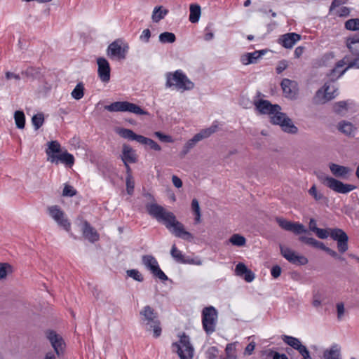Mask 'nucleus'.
Masks as SVG:
<instances>
[{"label":"nucleus","instance_id":"f257e3e1","mask_svg":"<svg viewBox=\"0 0 359 359\" xmlns=\"http://www.w3.org/2000/svg\"><path fill=\"white\" fill-rule=\"evenodd\" d=\"M146 209L151 217L164 224L176 237L186 241L193 239L192 234L184 229V225L177 220L172 212L166 210L163 206L154 203H147Z\"/></svg>","mask_w":359,"mask_h":359},{"label":"nucleus","instance_id":"f03ea898","mask_svg":"<svg viewBox=\"0 0 359 359\" xmlns=\"http://www.w3.org/2000/svg\"><path fill=\"white\" fill-rule=\"evenodd\" d=\"M346 46L353 55V58L351 59L348 55H346L342 60L337 62L336 67L330 74L332 81L339 79L348 69L353 67H358L357 63L359 60V35L355 34L347 37L346 39Z\"/></svg>","mask_w":359,"mask_h":359},{"label":"nucleus","instance_id":"7ed1b4c3","mask_svg":"<svg viewBox=\"0 0 359 359\" xmlns=\"http://www.w3.org/2000/svg\"><path fill=\"white\" fill-rule=\"evenodd\" d=\"M165 79V86L167 88H174L184 92L191 90L195 87L194 83L181 69H177L173 72H167Z\"/></svg>","mask_w":359,"mask_h":359},{"label":"nucleus","instance_id":"20e7f679","mask_svg":"<svg viewBox=\"0 0 359 359\" xmlns=\"http://www.w3.org/2000/svg\"><path fill=\"white\" fill-rule=\"evenodd\" d=\"M142 324L147 330H153V335L158 338L161 334V327L156 313L150 306H145L140 313Z\"/></svg>","mask_w":359,"mask_h":359},{"label":"nucleus","instance_id":"39448f33","mask_svg":"<svg viewBox=\"0 0 359 359\" xmlns=\"http://www.w3.org/2000/svg\"><path fill=\"white\" fill-rule=\"evenodd\" d=\"M179 337L180 340L172 344V351L177 353L180 359H192L194 348L191 344L189 337L185 333H182Z\"/></svg>","mask_w":359,"mask_h":359},{"label":"nucleus","instance_id":"423d86ee","mask_svg":"<svg viewBox=\"0 0 359 359\" xmlns=\"http://www.w3.org/2000/svg\"><path fill=\"white\" fill-rule=\"evenodd\" d=\"M339 94L338 88L332 82H326L318 89L313 98L315 104H325L335 98Z\"/></svg>","mask_w":359,"mask_h":359},{"label":"nucleus","instance_id":"0eeeda50","mask_svg":"<svg viewBox=\"0 0 359 359\" xmlns=\"http://www.w3.org/2000/svg\"><path fill=\"white\" fill-rule=\"evenodd\" d=\"M104 109L110 112H130L136 115H146L148 113L140 106L127 101L114 102L104 106Z\"/></svg>","mask_w":359,"mask_h":359},{"label":"nucleus","instance_id":"6e6552de","mask_svg":"<svg viewBox=\"0 0 359 359\" xmlns=\"http://www.w3.org/2000/svg\"><path fill=\"white\" fill-rule=\"evenodd\" d=\"M274 111L270 116L271 122L275 125H279L282 130L287 133L295 134L297 133V128L293 124L292 120L286 115L283 113L280 110Z\"/></svg>","mask_w":359,"mask_h":359},{"label":"nucleus","instance_id":"1a4fd4ad","mask_svg":"<svg viewBox=\"0 0 359 359\" xmlns=\"http://www.w3.org/2000/svg\"><path fill=\"white\" fill-rule=\"evenodd\" d=\"M217 320V311L215 307L210 306L205 307L202 311L203 328L208 334L215 331Z\"/></svg>","mask_w":359,"mask_h":359},{"label":"nucleus","instance_id":"9d476101","mask_svg":"<svg viewBox=\"0 0 359 359\" xmlns=\"http://www.w3.org/2000/svg\"><path fill=\"white\" fill-rule=\"evenodd\" d=\"M318 177L325 186L337 193L347 194L355 189V186L344 184L341 181L332 177L321 175H318Z\"/></svg>","mask_w":359,"mask_h":359},{"label":"nucleus","instance_id":"9b49d317","mask_svg":"<svg viewBox=\"0 0 359 359\" xmlns=\"http://www.w3.org/2000/svg\"><path fill=\"white\" fill-rule=\"evenodd\" d=\"M144 266L151 271L154 276L165 281L168 279L165 273L160 269L156 259L150 255H144L142 257Z\"/></svg>","mask_w":359,"mask_h":359},{"label":"nucleus","instance_id":"f8f14e48","mask_svg":"<svg viewBox=\"0 0 359 359\" xmlns=\"http://www.w3.org/2000/svg\"><path fill=\"white\" fill-rule=\"evenodd\" d=\"M330 236L337 241L339 252L343 254L348 250V237L344 231L338 228L330 229Z\"/></svg>","mask_w":359,"mask_h":359},{"label":"nucleus","instance_id":"ddd939ff","mask_svg":"<svg viewBox=\"0 0 359 359\" xmlns=\"http://www.w3.org/2000/svg\"><path fill=\"white\" fill-rule=\"evenodd\" d=\"M48 212L50 216L57 222V224L62 227L67 231L71 228V224L65 217V212L57 205L48 207Z\"/></svg>","mask_w":359,"mask_h":359},{"label":"nucleus","instance_id":"4468645a","mask_svg":"<svg viewBox=\"0 0 359 359\" xmlns=\"http://www.w3.org/2000/svg\"><path fill=\"white\" fill-rule=\"evenodd\" d=\"M276 221L283 229L291 231L296 235L306 233L308 232L306 227L301 223L288 221L283 217H276Z\"/></svg>","mask_w":359,"mask_h":359},{"label":"nucleus","instance_id":"2eb2a0df","mask_svg":"<svg viewBox=\"0 0 359 359\" xmlns=\"http://www.w3.org/2000/svg\"><path fill=\"white\" fill-rule=\"evenodd\" d=\"M128 46L127 45L122 46L120 41H114L107 48V55L111 58H116L118 60L125 59L128 52Z\"/></svg>","mask_w":359,"mask_h":359},{"label":"nucleus","instance_id":"dca6fc26","mask_svg":"<svg viewBox=\"0 0 359 359\" xmlns=\"http://www.w3.org/2000/svg\"><path fill=\"white\" fill-rule=\"evenodd\" d=\"M45 335L51 344L55 353L57 355H60L64 350L65 344L62 337L56 333L55 331L52 330H48L45 332Z\"/></svg>","mask_w":359,"mask_h":359},{"label":"nucleus","instance_id":"f3484780","mask_svg":"<svg viewBox=\"0 0 359 359\" xmlns=\"http://www.w3.org/2000/svg\"><path fill=\"white\" fill-rule=\"evenodd\" d=\"M280 253L284 258L294 264L305 265L308 263V259L303 256L297 255L294 250L289 248L280 246Z\"/></svg>","mask_w":359,"mask_h":359},{"label":"nucleus","instance_id":"a211bd4d","mask_svg":"<svg viewBox=\"0 0 359 359\" xmlns=\"http://www.w3.org/2000/svg\"><path fill=\"white\" fill-rule=\"evenodd\" d=\"M281 88L285 97L295 99L298 94V84L295 81L283 79L280 83Z\"/></svg>","mask_w":359,"mask_h":359},{"label":"nucleus","instance_id":"6ab92c4d","mask_svg":"<svg viewBox=\"0 0 359 359\" xmlns=\"http://www.w3.org/2000/svg\"><path fill=\"white\" fill-rule=\"evenodd\" d=\"M97 64L98 66L97 74L100 79L104 83L109 82L111 72L109 62L104 57H98L97 59Z\"/></svg>","mask_w":359,"mask_h":359},{"label":"nucleus","instance_id":"aec40b11","mask_svg":"<svg viewBox=\"0 0 359 359\" xmlns=\"http://www.w3.org/2000/svg\"><path fill=\"white\" fill-rule=\"evenodd\" d=\"M255 109L262 114H268L271 116L274 111L281 110L278 104H272L269 101L265 100H259L255 102Z\"/></svg>","mask_w":359,"mask_h":359},{"label":"nucleus","instance_id":"412c9836","mask_svg":"<svg viewBox=\"0 0 359 359\" xmlns=\"http://www.w3.org/2000/svg\"><path fill=\"white\" fill-rule=\"evenodd\" d=\"M301 39V35L294 32L287 33L281 35L278 39V43L283 47L290 49Z\"/></svg>","mask_w":359,"mask_h":359},{"label":"nucleus","instance_id":"4be33fe9","mask_svg":"<svg viewBox=\"0 0 359 359\" xmlns=\"http://www.w3.org/2000/svg\"><path fill=\"white\" fill-rule=\"evenodd\" d=\"M329 168L332 174L334 177L342 179H347L351 172V169L350 168L333 163L329 164Z\"/></svg>","mask_w":359,"mask_h":359},{"label":"nucleus","instance_id":"5701e85b","mask_svg":"<svg viewBox=\"0 0 359 359\" xmlns=\"http://www.w3.org/2000/svg\"><path fill=\"white\" fill-rule=\"evenodd\" d=\"M121 158L123 163L126 162L135 163L137 161L135 150H133V148L128 144L123 145L122 154Z\"/></svg>","mask_w":359,"mask_h":359},{"label":"nucleus","instance_id":"b1692460","mask_svg":"<svg viewBox=\"0 0 359 359\" xmlns=\"http://www.w3.org/2000/svg\"><path fill=\"white\" fill-rule=\"evenodd\" d=\"M60 162L71 168L74 163V157L67 151L59 154L58 156H52L51 163L58 164Z\"/></svg>","mask_w":359,"mask_h":359},{"label":"nucleus","instance_id":"393cba45","mask_svg":"<svg viewBox=\"0 0 359 359\" xmlns=\"http://www.w3.org/2000/svg\"><path fill=\"white\" fill-rule=\"evenodd\" d=\"M265 53V50H256L252 53H248L241 56V61L245 65L256 63L257 60L260 58Z\"/></svg>","mask_w":359,"mask_h":359},{"label":"nucleus","instance_id":"a878e982","mask_svg":"<svg viewBox=\"0 0 359 359\" xmlns=\"http://www.w3.org/2000/svg\"><path fill=\"white\" fill-rule=\"evenodd\" d=\"M219 128V123L217 121H214L212 124L207 128L201 130L199 133H196L195 135L198 138L199 141H201L203 139L208 138L211 136L213 133L217 131Z\"/></svg>","mask_w":359,"mask_h":359},{"label":"nucleus","instance_id":"bb28decb","mask_svg":"<svg viewBox=\"0 0 359 359\" xmlns=\"http://www.w3.org/2000/svg\"><path fill=\"white\" fill-rule=\"evenodd\" d=\"M219 128V123L217 121H214L212 124L207 128L201 130L199 133H196L195 135L198 138L199 141H201L203 139L208 138L211 136L213 133L217 131Z\"/></svg>","mask_w":359,"mask_h":359},{"label":"nucleus","instance_id":"cd10ccee","mask_svg":"<svg viewBox=\"0 0 359 359\" xmlns=\"http://www.w3.org/2000/svg\"><path fill=\"white\" fill-rule=\"evenodd\" d=\"M83 234L89 241L93 243L99 239L97 231L87 222L83 224Z\"/></svg>","mask_w":359,"mask_h":359},{"label":"nucleus","instance_id":"c85d7f7f","mask_svg":"<svg viewBox=\"0 0 359 359\" xmlns=\"http://www.w3.org/2000/svg\"><path fill=\"white\" fill-rule=\"evenodd\" d=\"M48 147L46 153L48 156V161L51 162L52 156H58V153L60 152L61 147L57 141H50L48 143Z\"/></svg>","mask_w":359,"mask_h":359},{"label":"nucleus","instance_id":"c756f323","mask_svg":"<svg viewBox=\"0 0 359 359\" xmlns=\"http://www.w3.org/2000/svg\"><path fill=\"white\" fill-rule=\"evenodd\" d=\"M324 359H340V347L337 344H333L329 349L323 353Z\"/></svg>","mask_w":359,"mask_h":359},{"label":"nucleus","instance_id":"7c9ffc66","mask_svg":"<svg viewBox=\"0 0 359 359\" xmlns=\"http://www.w3.org/2000/svg\"><path fill=\"white\" fill-rule=\"evenodd\" d=\"M118 134L123 138L135 140L140 143L142 135L135 134L132 130L128 128H120Z\"/></svg>","mask_w":359,"mask_h":359},{"label":"nucleus","instance_id":"2f4dec72","mask_svg":"<svg viewBox=\"0 0 359 359\" xmlns=\"http://www.w3.org/2000/svg\"><path fill=\"white\" fill-rule=\"evenodd\" d=\"M338 129L346 135H352L356 128L350 122L343 121L339 123Z\"/></svg>","mask_w":359,"mask_h":359},{"label":"nucleus","instance_id":"473e14b6","mask_svg":"<svg viewBox=\"0 0 359 359\" xmlns=\"http://www.w3.org/2000/svg\"><path fill=\"white\" fill-rule=\"evenodd\" d=\"M282 339L286 344L289 345L295 350L299 349V347L302 345V342L298 338L292 336L283 335Z\"/></svg>","mask_w":359,"mask_h":359},{"label":"nucleus","instance_id":"72a5a7b5","mask_svg":"<svg viewBox=\"0 0 359 359\" xmlns=\"http://www.w3.org/2000/svg\"><path fill=\"white\" fill-rule=\"evenodd\" d=\"M201 15V7L196 4H191L190 6L189 21L192 23H196L199 20Z\"/></svg>","mask_w":359,"mask_h":359},{"label":"nucleus","instance_id":"f704fd0d","mask_svg":"<svg viewBox=\"0 0 359 359\" xmlns=\"http://www.w3.org/2000/svg\"><path fill=\"white\" fill-rule=\"evenodd\" d=\"M170 255L178 263L185 264L187 263V261L184 258V255L182 252L179 250L176 245L174 244L172 246L171 250H170Z\"/></svg>","mask_w":359,"mask_h":359},{"label":"nucleus","instance_id":"c9c22d12","mask_svg":"<svg viewBox=\"0 0 359 359\" xmlns=\"http://www.w3.org/2000/svg\"><path fill=\"white\" fill-rule=\"evenodd\" d=\"M191 210L192 212L195 216L194 221L195 223L198 224L200 223L201 219V208L199 205V203L197 199L194 198L191 201Z\"/></svg>","mask_w":359,"mask_h":359},{"label":"nucleus","instance_id":"e433bc0d","mask_svg":"<svg viewBox=\"0 0 359 359\" xmlns=\"http://www.w3.org/2000/svg\"><path fill=\"white\" fill-rule=\"evenodd\" d=\"M349 102L347 101H339L334 105V111L339 114H345L348 111Z\"/></svg>","mask_w":359,"mask_h":359},{"label":"nucleus","instance_id":"4c0bfd02","mask_svg":"<svg viewBox=\"0 0 359 359\" xmlns=\"http://www.w3.org/2000/svg\"><path fill=\"white\" fill-rule=\"evenodd\" d=\"M140 144L143 145H148L151 149L155 151H160L161 149L160 145L155 141L142 135L141 137Z\"/></svg>","mask_w":359,"mask_h":359},{"label":"nucleus","instance_id":"58836bf2","mask_svg":"<svg viewBox=\"0 0 359 359\" xmlns=\"http://www.w3.org/2000/svg\"><path fill=\"white\" fill-rule=\"evenodd\" d=\"M15 122L17 128L23 129L25 125V116L22 111H16L14 114Z\"/></svg>","mask_w":359,"mask_h":359},{"label":"nucleus","instance_id":"ea45409f","mask_svg":"<svg viewBox=\"0 0 359 359\" xmlns=\"http://www.w3.org/2000/svg\"><path fill=\"white\" fill-rule=\"evenodd\" d=\"M167 13V10H162L161 6L156 7L153 11L152 20L154 22H158L163 19Z\"/></svg>","mask_w":359,"mask_h":359},{"label":"nucleus","instance_id":"a19ab883","mask_svg":"<svg viewBox=\"0 0 359 359\" xmlns=\"http://www.w3.org/2000/svg\"><path fill=\"white\" fill-rule=\"evenodd\" d=\"M73 98L76 100H81L84 95V87L82 83H79L71 93Z\"/></svg>","mask_w":359,"mask_h":359},{"label":"nucleus","instance_id":"79ce46f5","mask_svg":"<svg viewBox=\"0 0 359 359\" xmlns=\"http://www.w3.org/2000/svg\"><path fill=\"white\" fill-rule=\"evenodd\" d=\"M229 242L235 246L242 247L245 245L246 239L244 236L239 234H233L229 238Z\"/></svg>","mask_w":359,"mask_h":359},{"label":"nucleus","instance_id":"37998d69","mask_svg":"<svg viewBox=\"0 0 359 359\" xmlns=\"http://www.w3.org/2000/svg\"><path fill=\"white\" fill-rule=\"evenodd\" d=\"M176 40L175 35L172 32H165L159 35V41L163 43H172Z\"/></svg>","mask_w":359,"mask_h":359},{"label":"nucleus","instance_id":"c03bdc74","mask_svg":"<svg viewBox=\"0 0 359 359\" xmlns=\"http://www.w3.org/2000/svg\"><path fill=\"white\" fill-rule=\"evenodd\" d=\"M226 356L224 358L229 359H237L236 344H228L225 348Z\"/></svg>","mask_w":359,"mask_h":359},{"label":"nucleus","instance_id":"a18cd8bd","mask_svg":"<svg viewBox=\"0 0 359 359\" xmlns=\"http://www.w3.org/2000/svg\"><path fill=\"white\" fill-rule=\"evenodd\" d=\"M299 241L315 248H318L320 243V241H318L313 238L307 237L306 236H300L299 237Z\"/></svg>","mask_w":359,"mask_h":359},{"label":"nucleus","instance_id":"49530a36","mask_svg":"<svg viewBox=\"0 0 359 359\" xmlns=\"http://www.w3.org/2000/svg\"><path fill=\"white\" fill-rule=\"evenodd\" d=\"M32 124H33L35 130L39 129L42 126V125L44 122L43 114L41 113H39V114L34 115L32 118Z\"/></svg>","mask_w":359,"mask_h":359},{"label":"nucleus","instance_id":"de8ad7c7","mask_svg":"<svg viewBox=\"0 0 359 359\" xmlns=\"http://www.w3.org/2000/svg\"><path fill=\"white\" fill-rule=\"evenodd\" d=\"M12 272V266L8 263H0V279L6 278Z\"/></svg>","mask_w":359,"mask_h":359},{"label":"nucleus","instance_id":"09e8293b","mask_svg":"<svg viewBox=\"0 0 359 359\" xmlns=\"http://www.w3.org/2000/svg\"><path fill=\"white\" fill-rule=\"evenodd\" d=\"M345 28L348 30L356 31L359 29V19H350L345 22Z\"/></svg>","mask_w":359,"mask_h":359},{"label":"nucleus","instance_id":"8fccbe9b","mask_svg":"<svg viewBox=\"0 0 359 359\" xmlns=\"http://www.w3.org/2000/svg\"><path fill=\"white\" fill-rule=\"evenodd\" d=\"M318 248L326 252L329 255H330L331 257H332L335 259H341V256L339 255L336 251L325 246V244L322 242L320 243Z\"/></svg>","mask_w":359,"mask_h":359},{"label":"nucleus","instance_id":"3c124183","mask_svg":"<svg viewBox=\"0 0 359 359\" xmlns=\"http://www.w3.org/2000/svg\"><path fill=\"white\" fill-rule=\"evenodd\" d=\"M127 275L138 282H142L144 278L142 273L137 269H130L126 271Z\"/></svg>","mask_w":359,"mask_h":359},{"label":"nucleus","instance_id":"603ef678","mask_svg":"<svg viewBox=\"0 0 359 359\" xmlns=\"http://www.w3.org/2000/svg\"><path fill=\"white\" fill-rule=\"evenodd\" d=\"M309 194L311 195L316 201H320L324 198L322 193L317 191L316 185H313L309 190Z\"/></svg>","mask_w":359,"mask_h":359},{"label":"nucleus","instance_id":"864d4df0","mask_svg":"<svg viewBox=\"0 0 359 359\" xmlns=\"http://www.w3.org/2000/svg\"><path fill=\"white\" fill-rule=\"evenodd\" d=\"M135 183L132 180L131 175H128L126 177V191L129 195H132L134 191Z\"/></svg>","mask_w":359,"mask_h":359},{"label":"nucleus","instance_id":"5fc2aeb1","mask_svg":"<svg viewBox=\"0 0 359 359\" xmlns=\"http://www.w3.org/2000/svg\"><path fill=\"white\" fill-rule=\"evenodd\" d=\"M76 194V190L71 185L66 184L63 189L62 195L64 196L72 197Z\"/></svg>","mask_w":359,"mask_h":359},{"label":"nucleus","instance_id":"6e6d98bb","mask_svg":"<svg viewBox=\"0 0 359 359\" xmlns=\"http://www.w3.org/2000/svg\"><path fill=\"white\" fill-rule=\"evenodd\" d=\"M248 270L247 266L243 263H238L235 268V273L238 276H243L244 273Z\"/></svg>","mask_w":359,"mask_h":359},{"label":"nucleus","instance_id":"4d7b16f0","mask_svg":"<svg viewBox=\"0 0 359 359\" xmlns=\"http://www.w3.org/2000/svg\"><path fill=\"white\" fill-rule=\"evenodd\" d=\"M314 233H316L319 238L325 239L330 236V229H325L318 228Z\"/></svg>","mask_w":359,"mask_h":359},{"label":"nucleus","instance_id":"13d9d810","mask_svg":"<svg viewBox=\"0 0 359 359\" xmlns=\"http://www.w3.org/2000/svg\"><path fill=\"white\" fill-rule=\"evenodd\" d=\"M333 12H334L336 15L339 17H346L350 13V9L347 7L343 6L337 10H334Z\"/></svg>","mask_w":359,"mask_h":359},{"label":"nucleus","instance_id":"bf43d9fd","mask_svg":"<svg viewBox=\"0 0 359 359\" xmlns=\"http://www.w3.org/2000/svg\"><path fill=\"white\" fill-rule=\"evenodd\" d=\"M297 351L302 356V359H311L310 353L304 345L302 344Z\"/></svg>","mask_w":359,"mask_h":359},{"label":"nucleus","instance_id":"052dcab7","mask_svg":"<svg viewBox=\"0 0 359 359\" xmlns=\"http://www.w3.org/2000/svg\"><path fill=\"white\" fill-rule=\"evenodd\" d=\"M151 37V32L149 29H145L142 31L140 39L144 42L148 43L149 41V39Z\"/></svg>","mask_w":359,"mask_h":359},{"label":"nucleus","instance_id":"680f3d73","mask_svg":"<svg viewBox=\"0 0 359 359\" xmlns=\"http://www.w3.org/2000/svg\"><path fill=\"white\" fill-rule=\"evenodd\" d=\"M218 350L216 347L212 346L207 351V357L208 359H216Z\"/></svg>","mask_w":359,"mask_h":359},{"label":"nucleus","instance_id":"e2e57ef3","mask_svg":"<svg viewBox=\"0 0 359 359\" xmlns=\"http://www.w3.org/2000/svg\"><path fill=\"white\" fill-rule=\"evenodd\" d=\"M287 67V62L285 60H280L276 68L277 74L282 73Z\"/></svg>","mask_w":359,"mask_h":359},{"label":"nucleus","instance_id":"0e129e2a","mask_svg":"<svg viewBox=\"0 0 359 359\" xmlns=\"http://www.w3.org/2000/svg\"><path fill=\"white\" fill-rule=\"evenodd\" d=\"M154 135L162 142H172V137L170 136L164 135L161 132H155Z\"/></svg>","mask_w":359,"mask_h":359},{"label":"nucleus","instance_id":"69168bd1","mask_svg":"<svg viewBox=\"0 0 359 359\" xmlns=\"http://www.w3.org/2000/svg\"><path fill=\"white\" fill-rule=\"evenodd\" d=\"M347 0H333L330 7V13L333 12L336 8L345 4Z\"/></svg>","mask_w":359,"mask_h":359},{"label":"nucleus","instance_id":"338daca9","mask_svg":"<svg viewBox=\"0 0 359 359\" xmlns=\"http://www.w3.org/2000/svg\"><path fill=\"white\" fill-rule=\"evenodd\" d=\"M199 140L196 137V135H194L191 139L188 140L187 143L184 144V147H186L189 150H191L192 148L195 147L197 142H198Z\"/></svg>","mask_w":359,"mask_h":359},{"label":"nucleus","instance_id":"774afa93","mask_svg":"<svg viewBox=\"0 0 359 359\" xmlns=\"http://www.w3.org/2000/svg\"><path fill=\"white\" fill-rule=\"evenodd\" d=\"M242 277L246 282L250 283L255 279V276L251 270L248 269Z\"/></svg>","mask_w":359,"mask_h":359}]
</instances>
